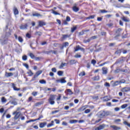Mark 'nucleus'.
Instances as JSON below:
<instances>
[{
	"instance_id": "nucleus-1",
	"label": "nucleus",
	"mask_w": 130,
	"mask_h": 130,
	"mask_svg": "<svg viewBox=\"0 0 130 130\" xmlns=\"http://www.w3.org/2000/svg\"><path fill=\"white\" fill-rule=\"evenodd\" d=\"M56 97V95L55 94H50V97L48 99V102L49 104L51 105H54L55 104V102L54 100H55V98Z\"/></svg>"
},
{
	"instance_id": "nucleus-2",
	"label": "nucleus",
	"mask_w": 130,
	"mask_h": 130,
	"mask_svg": "<svg viewBox=\"0 0 130 130\" xmlns=\"http://www.w3.org/2000/svg\"><path fill=\"white\" fill-rule=\"evenodd\" d=\"M10 100H11L10 102L11 104L13 105H17L18 104V102H17V99L14 98V96H10Z\"/></svg>"
},
{
	"instance_id": "nucleus-3",
	"label": "nucleus",
	"mask_w": 130,
	"mask_h": 130,
	"mask_svg": "<svg viewBox=\"0 0 130 130\" xmlns=\"http://www.w3.org/2000/svg\"><path fill=\"white\" fill-rule=\"evenodd\" d=\"M13 115H15L14 117V119L17 120L19 117H20V115H21V112L15 111L13 113Z\"/></svg>"
},
{
	"instance_id": "nucleus-4",
	"label": "nucleus",
	"mask_w": 130,
	"mask_h": 130,
	"mask_svg": "<svg viewBox=\"0 0 130 130\" xmlns=\"http://www.w3.org/2000/svg\"><path fill=\"white\" fill-rule=\"evenodd\" d=\"M42 74V70H40L36 72V74L34 75V77L32 78L31 81H35L36 78H38V76H40Z\"/></svg>"
},
{
	"instance_id": "nucleus-5",
	"label": "nucleus",
	"mask_w": 130,
	"mask_h": 130,
	"mask_svg": "<svg viewBox=\"0 0 130 130\" xmlns=\"http://www.w3.org/2000/svg\"><path fill=\"white\" fill-rule=\"evenodd\" d=\"M74 51H79V50H81V51H85V49L82 47H81L79 45L76 46L75 48H74Z\"/></svg>"
},
{
	"instance_id": "nucleus-6",
	"label": "nucleus",
	"mask_w": 130,
	"mask_h": 130,
	"mask_svg": "<svg viewBox=\"0 0 130 130\" xmlns=\"http://www.w3.org/2000/svg\"><path fill=\"white\" fill-rule=\"evenodd\" d=\"M102 71H103V75H107V73H108V69H107V68L103 67Z\"/></svg>"
},
{
	"instance_id": "nucleus-7",
	"label": "nucleus",
	"mask_w": 130,
	"mask_h": 130,
	"mask_svg": "<svg viewBox=\"0 0 130 130\" xmlns=\"http://www.w3.org/2000/svg\"><path fill=\"white\" fill-rule=\"evenodd\" d=\"M98 114L100 117L102 118L104 117V116L106 115V112H105V111H101L98 113Z\"/></svg>"
},
{
	"instance_id": "nucleus-8",
	"label": "nucleus",
	"mask_w": 130,
	"mask_h": 130,
	"mask_svg": "<svg viewBox=\"0 0 130 130\" xmlns=\"http://www.w3.org/2000/svg\"><path fill=\"white\" fill-rule=\"evenodd\" d=\"M105 126H106V125H105V124H101L99 127L95 128V130L104 129V128H105Z\"/></svg>"
},
{
	"instance_id": "nucleus-9",
	"label": "nucleus",
	"mask_w": 130,
	"mask_h": 130,
	"mask_svg": "<svg viewBox=\"0 0 130 130\" xmlns=\"http://www.w3.org/2000/svg\"><path fill=\"white\" fill-rule=\"evenodd\" d=\"M64 79H66V78H61L60 80H57L56 82H57V83L60 82V83H61V84H64V83H67V81H66V80Z\"/></svg>"
},
{
	"instance_id": "nucleus-10",
	"label": "nucleus",
	"mask_w": 130,
	"mask_h": 130,
	"mask_svg": "<svg viewBox=\"0 0 130 130\" xmlns=\"http://www.w3.org/2000/svg\"><path fill=\"white\" fill-rule=\"evenodd\" d=\"M27 27H28V25L27 24H24L20 26V28L21 30H25V29H27Z\"/></svg>"
},
{
	"instance_id": "nucleus-11",
	"label": "nucleus",
	"mask_w": 130,
	"mask_h": 130,
	"mask_svg": "<svg viewBox=\"0 0 130 130\" xmlns=\"http://www.w3.org/2000/svg\"><path fill=\"white\" fill-rule=\"evenodd\" d=\"M46 23L43 21H39V26L40 27H42L43 26H45Z\"/></svg>"
},
{
	"instance_id": "nucleus-12",
	"label": "nucleus",
	"mask_w": 130,
	"mask_h": 130,
	"mask_svg": "<svg viewBox=\"0 0 130 130\" xmlns=\"http://www.w3.org/2000/svg\"><path fill=\"white\" fill-rule=\"evenodd\" d=\"M110 127H112L114 130H119L120 129V127L116 125H111Z\"/></svg>"
},
{
	"instance_id": "nucleus-13",
	"label": "nucleus",
	"mask_w": 130,
	"mask_h": 130,
	"mask_svg": "<svg viewBox=\"0 0 130 130\" xmlns=\"http://www.w3.org/2000/svg\"><path fill=\"white\" fill-rule=\"evenodd\" d=\"M122 92H128L129 91V87H124L121 90Z\"/></svg>"
},
{
	"instance_id": "nucleus-14",
	"label": "nucleus",
	"mask_w": 130,
	"mask_h": 130,
	"mask_svg": "<svg viewBox=\"0 0 130 130\" xmlns=\"http://www.w3.org/2000/svg\"><path fill=\"white\" fill-rule=\"evenodd\" d=\"M12 88H13L15 91H20V88H17V87H16V85L14 83H12Z\"/></svg>"
},
{
	"instance_id": "nucleus-15",
	"label": "nucleus",
	"mask_w": 130,
	"mask_h": 130,
	"mask_svg": "<svg viewBox=\"0 0 130 130\" xmlns=\"http://www.w3.org/2000/svg\"><path fill=\"white\" fill-rule=\"evenodd\" d=\"M14 15H18L19 11L17 9V8L15 7L13 9Z\"/></svg>"
},
{
	"instance_id": "nucleus-16",
	"label": "nucleus",
	"mask_w": 130,
	"mask_h": 130,
	"mask_svg": "<svg viewBox=\"0 0 130 130\" xmlns=\"http://www.w3.org/2000/svg\"><path fill=\"white\" fill-rule=\"evenodd\" d=\"M46 125V122L41 123L40 124V127H41V128H43V127H44Z\"/></svg>"
},
{
	"instance_id": "nucleus-17",
	"label": "nucleus",
	"mask_w": 130,
	"mask_h": 130,
	"mask_svg": "<svg viewBox=\"0 0 130 130\" xmlns=\"http://www.w3.org/2000/svg\"><path fill=\"white\" fill-rule=\"evenodd\" d=\"M122 20H123V21H124V22H129V19L124 16H123V17L122 18Z\"/></svg>"
},
{
	"instance_id": "nucleus-18",
	"label": "nucleus",
	"mask_w": 130,
	"mask_h": 130,
	"mask_svg": "<svg viewBox=\"0 0 130 130\" xmlns=\"http://www.w3.org/2000/svg\"><path fill=\"white\" fill-rule=\"evenodd\" d=\"M32 16L33 17H42V15H41V14L37 13L32 14Z\"/></svg>"
},
{
	"instance_id": "nucleus-19",
	"label": "nucleus",
	"mask_w": 130,
	"mask_h": 130,
	"mask_svg": "<svg viewBox=\"0 0 130 130\" xmlns=\"http://www.w3.org/2000/svg\"><path fill=\"white\" fill-rule=\"evenodd\" d=\"M13 75H14V74L12 73H6V75H5L6 77H12V76H13Z\"/></svg>"
},
{
	"instance_id": "nucleus-20",
	"label": "nucleus",
	"mask_w": 130,
	"mask_h": 130,
	"mask_svg": "<svg viewBox=\"0 0 130 130\" xmlns=\"http://www.w3.org/2000/svg\"><path fill=\"white\" fill-rule=\"evenodd\" d=\"M27 74L28 76H29L30 77L32 76V75H34V73L32 72V71H31V70H28L27 72Z\"/></svg>"
},
{
	"instance_id": "nucleus-21",
	"label": "nucleus",
	"mask_w": 130,
	"mask_h": 130,
	"mask_svg": "<svg viewBox=\"0 0 130 130\" xmlns=\"http://www.w3.org/2000/svg\"><path fill=\"white\" fill-rule=\"evenodd\" d=\"M53 125H54V121H51V123L48 124L47 127H50V126H52Z\"/></svg>"
},
{
	"instance_id": "nucleus-22",
	"label": "nucleus",
	"mask_w": 130,
	"mask_h": 130,
	"mask_svg": "<svg viewBox=\"0 0 130 130\" xmlns=\"http://www.w3.org/2000/svg\"><path fill=\"white\" fill-rule=\"evenodd\" d=\"M28 55L31 57L32 59H34L35 58V55L32 53H29L28 54Z\"/></svg>"
},
{
	"instance_id": "nucleus-23",
	"label": "nucleus",
	"mask_w": 130,
	"mask_h": 130,
	"mask_svg": "<svg viewBox=\"0 0 130 130\" xmlns=\"http://www.w3.org/2000/svg\"><path fill=\"white\" fill-rule=\"evenodd\" d=\"M73 10L74 12H77L79 11V8H78V7H77L76 6H74L73 7Z\"/></svg>"
},
{
	"instance_id": "nucleus-24",
	"label": "nucleus",
	"mask_w": 130,
	"mask_h": 130,
	"mask_svg": "<svg viewBox=\"0 0 130 130\" xmlns=\"http://www.w3.org/2000/svg\"><path fill=\"white\" fill-rule=\"evenodd\" d=\"M76 30H77V26H73V27H71V32L72 33H74V32H75V31H76Z\"/></svg>"
},
{
	"instance_id": "nucleus-25",
	"label": "nucleus",
	"mask_w": 130,
	"mask_h": 130,
	"mask_svg": "<svg viewBox=\"0 0 130 130\" xmlns=\"http://www.w3.org/2000/svg\"><path fill=\"white\" fill-rule=\"evenodd\" d=\"M66 46H69V43L65 42L63 44V46L61 47V49H63V47H66Z\"/></svg>"
},
{
	"instance_id": "nucleus-26",
	"label": "nucleus",
	"mask_w": 130,
	"mask_h": 130,
	"mask_svg": "<svg viewBox=\"0 0 130 130\" xmlns=\"http://www.w3.org/2000/svg\"><path fill=\"white\" fill-rule=\"evenodd\" d=\"M70 64H75V63H77V61L75 60H71L70 61Z\"/></svg>"
},
{
	"instance_id": "nucleus-27",
	"label": "nucleus",
	"mask_w": 130,
	"mask_h": 130,
	"mask_svg": "<svg viewBox=\"0 0 130 130\" xmlns=\"http://www.w3.org/2000/svg\"><path fill=\"white\" fill-rule=\"evenodd\" d=\"M51 11H52V13L54 14V15H60V14L56 12V11H54L53 9H52Z\"/></svg>"
},
{
	"instance_id": "nucleus-28",
	"label": "nucleus",
	"mask_w": 130,
	"mask_h": 130,
	"mask_svg": "<svg viewBox=\"0 0 130 130\" xmlns=\"http://www.w3.org/2000/svg\"><path fill=\"white\" fill-rule=\"evenodd\" d=\"M39 83H40V84H46V81H45V80H41L39 81Z\"/></svg>"
},
{
	"instance_id": "nucleus-29",
	"label": "nucleus",
	"mask_w": 130,
	"mask_h": 130,
	"mask_svg": "<svg viewBox=\"0 0 130 130\" xmlns=\"http://www.w3.org/2000/svg\"><path fill=\"white\" fill-rule=\"evenodd\" d=\"M121 53V50H118L115 52V54H117L118 55H119Z\"/></svg>"
},
{
	"instance_id": "nucleus-30",
	"label": "nucleus",
	"mask_w": 130,
	"mask_h": 130,
	"mask_svg": "<svg viewBox=\"0 0 130 130\" xmlns=\"http://www.w3.org/2000/svg\"><path fill=\"white\" fill-rule=\"evenodd\" d=\"M2 102H3V103H5L7 102V99H6V98L5 97H2Z\"/></svg>"
},
{
	"instance_id": "nucleus-31",
	"label": "nucleus",
	"mask_w": 130,
	"mask_h": 130,
	"mask_svg": "<svg viewBox=\"0 0 130 130\" xmlns=\"http://www.w3.org/2000/svg\"><path fill=\"white\" fill-rule=\"evenodd\" d=\"M110 100V99H109L108 96H105L104 98V101H109Z\"/></svg>"
},
{
	"instance_id": "nucleus-32",
	"label": "nucleus",
	"mask_w": 130,
	"mask_h": 130,
	"mask_svg": "<svg viewBox=\"0 0 130 130\" xmlns=\"http://www.w3.org/2000/svg\"><path fill=\"white\" fill-rule=\"evenodd\" d=\"M67 92H68L69 95H72L73 91L71 89H67Z\"/></svg>"
},
{
	"instance_id": "nucleus-33",
	"label": "nucleus",
	"mask_w": 130,
	"mask_h": 130,
	"mask_svg": "<svg viewBox=\"0 0 130 130\" xmlns=\"http://www.w3.org/2000/svg\"><path fill=\"white\" fill-rule=\"evenodd\" d=\"M18 41H19L21 43L23 42V38H22V37H18Z\"/></svg>"
},
{
	"instance_id": "nucleus-34",
	"label": "nucleus",
	"mask_w": 130,
	"mask_h": 130,
	"mask_svg": "<svg viewBox=\"0 0 130 130\" xmlns=\"http://www.w3.org/2000/svg\"><path fill=\"white\" fill-rule=\"evenodd\" d=\"M120 84V82L119 81H115L114 85V86H117L118 85H119Z\"/></svg>"
},
{
	"instance_id": "nucleus-35",
	"label": "nucleus",
	"mask_w": 130,
	"mask_h": 130,
	"mask_svg": "<svg viewBox=\"0 0 130 130\" xmlns=\"http://www.w3.org/2000/svg\"><path fill=\"white\" fill-rule=\"evenodd\" d=\"M127 107V104H124L121 106L122 109H124V108H126Z\"/></svg>"
},
{
	"instance_id": "nucleus-36",
	"label": "nucleus",
	"mask_w": 130,
	"mask_h": 130,
	"mask_svg": "<svg viewBox=\"0 0 130 130\" xmlns=\"http://www.w3.org/2000/svg\"><path fill=\"white\" fill-rule=\"evenodd\" d=\"M31 94H32V96H37V94H38V92L33 91Z\"/></svg>"
},
{
	"instance_id": "nucleus-37",
	"label": "nucleus",
	"mask_w": 130,
	"mask_h": 130,
	"mask_svg": "<svg viewBox=\"0 0 130 130\" xmlns=\"http://www.w3.org/2000/svg\"><path fill=\"white\" fill-rule=\"evenodd\" d=\"M74 57H75L76 58H79L82 57V55H79V54H76L74 56Z\"/></svg>"
},
{
	"instance_id": "nucleus-38",
	"label": "nucleus",
	"mask_w": 130,
	"mask_h": 130,
	"mask_svg": "<svg viewBox=\"0 0 130 130\" xmlns=\"http://www.w3.org/2000/svg\"><path fill=\"white\" fill-rule=\"evenodd\" d=\"M63 74V72H62V71H58V72H57V74L58 75V76H62V74Z\"/></svg>"
},
{
	"instance_id": "nucleus-39",
	"label": "nucleus",
	"mask_w": 130,
	"mask_h": 130,
	"mask_svg": "<svg viewBox=\"0 0 130 130\" xmlns=\"http://www.w3.org/2000/svg\"><path fill=\"white\" fill-rule=\"evenodd\" d=\"M85 72H82L79 74V76H80V77H83V76H85Z\"/></svg>"
},
{
	"instance_id": "nucleus-40",
	"label": "nucleus",
	"mask_w": 130,
	"mask_h": 130,
	"mask_svg": "<svg viewBox=\"0 0 130 130\" xmlns=\"http://www.w3.org/2000/svg\"><path fill=\"white\" fill-rule=\"evenodd\" d=\"M78 120H72L70 121V123H77Z\"/></svg>"
},
{
	"instance_id": "nucleus-41",
	"label": "nucleus",
	"mask_w": 130,
	"mask_h": 130,
	"mask_svg": "<svg viewBox=\"0 0 130 130\" xmlns=\"http://www.w3.org/2000/svg\"><path fill=\"white\" fill-rule=\"evenodd\" d=\"M61 99V94H58V97L56 98L57 101H59L60 99Z\"/></svg>"
},
{
	"instance_id": "nucleus-42",
	"label": "nucleus",
	"mask_w": 130,
	"mask_h": 130,
	"mask_svg": "<svg viewBox=\"0 0 130 130\" xmlns=\"http://www.w3.org/2000/svg\"><path fill=\"white\" fill-rule=\"evenodd\" d=\"M120 121H121V120H120V119H117L114 120V122H115V123H117V122H120Z\"/></svg>"
},
{
	"instance_id": "nucleus-43",
	"label": "nucleus",
	"mask_w": 130,
	"mask_h": 130,
	"mask_svg": "<svg viewBox=\"0 0 130 130\" xmlns=\"http://www.w3.org/2000/svg\"><path fill=\"white\" fill-rule=\"evenodd\" d=\"M22 60H27V55H24L23 56H22Z\"/></svg>"
},
{
	"instance_id": "nucleus-44",
	"label": "nucleus",
	"mask_w": 130,
	"mask_h": 130,
	"mask_svg": "<svg viewBox=\"0 0 130 130\" xmlns=\"http://www.w3.org/2000/svg\"><path fill=\"white\" fill-rule=\"evenodd\" d=\"M36 35H38L39 36H41V35H42V33L40 31H37L36 32Z\"/></svg>"
},
{
	"instance_id": "nucleus-45",
	"label": "nucleus",
	"mask_w": 130,
	"mask_h": 130,
	"mask_svg": "<svg viewBox=\"0 0 130 130\" xmlns=\"http://www.w3.org/2000/svg\"><path fill=\"white\" fill-rule=\"evenodd\" d=\"M43 104L42 102H40L36 103L35 106H39V105H41V104Z\"/></svg>"
},
{
	"instance_id": "nucleus-46",
	"label": "nucleus",
	"mask_w": 130,
	"mask_h": 130,
	"mask_svg": "<svg viewBox=\"0 0 130 130\" xmlns=\"http://www.w3.org/2000/svg\"><path fill=\"white\" fill-rule=\"evenodd\" d=\"M65 64H66V63H62L59 66V68L62 69V68L64 67Z\"/></svg>"
},
{
	"instance_id": "nucleus-47",
	"label": "nucleus",
	"mask_w": 130,
	"mask_h": 130,
	"mask_svg": "<svg viewBox=\"0 0 130 130\" xmlns=\"http://www.w3.org/2000/svg\"><path fill=\"white\" fill-rule=\"evenodd\" d=\"M119 81H120V84H124V83H125V80L124 79H122Z\"/></svg>"
},
{
	"instance_id": "nucleus-48",
	"label": "nucleus",
	"mask_w": 130,
	"mask_h": 130,
	"mask_svg": "<svg viewBox=\"0 0 130 130\" xmlns=\"http://www.w3.org/2000/svg\"><path fill=\"white\" fill-rule=\"evenodd\" d=\"M96 62H97V61H96L94 59H93L91 60V63L92 64H93V66H95V64H96Z\"/></svg>"
},
{
	"instance_id": "nucleus-49",
	"label": "nucleus",
	"mask_w": 130,
	"mask_h": 130,
	"mask_svg": "<svg viewBox=\"0 0 130 130\" xmlns=\"http://www.w3.org/2000/svg\"><path fill=\"white\" fill-rule=\"evenodd\" d=\"M93 80L94 81H98V80H99V76H95L93 78Z\"/></svg>"
},
{
	"instance_id": "nucleus-50",
	"label": "nucleus",
	"mask_w": 130,
	"mask_h": 130,
	"mask_svg": "<svg viewBox=\"0 0 130 130\" xmlns=\"http://www.w3.org/2000/svg\"><path fill=\"white\" fill-rule=\"evenodd\" d=\"M94 18H95V15H91L87 17V19H94Z\"/></svg>"
},
{
	"instance_id": "nucleus-51",
	"label": "nucleus",
	"mask_w": 130,
	"mask_h": 130,
	"mask_svg": "<svg viewBox=\"0 0 130 130\" xmlns=\"http://www.w3.org/2000/svg\"><path fill=\"white\" fill-rule=\"evenodd\" d=\"M91 38H90L87 40H84V43H87V42H90V41H91Z\"/></svg>"
},
{
	"instance_id": "nucleus-52",
	"label": "nucleus",
	"mask_w": 130,
	"mask_h": 130,
	"mask_svg": "<svg viewBox=\"0 0 130 130\" xmlns=\"http://www.w3.org/2000/svg\"><path fill=\"white\" fill-rule=\"evenodd\" d=\"M23 66L26 68V69H29V65H28V64L24 63Z\"/></svg>"
},
{
	"instance_id": "nucleus-53",
	"label": "nucleus",
	"mask_w": 130,
	"mask_h": 130,
	"mask_svg": "<svg viewBox=\"0 0 130 130\" xmlns=\"http://www.w3.org/2000/svg\"><path fill=\"white\" fill-rule=\"evenodd\" d=\"M26 37L27 38H31V35H30L29 33H27L26 34Z\"/></svg>"
},
{
	"instance_id": "nucleus-54",
	"label": "nucleus",
	"mask_w": 130,
	"mask_h": 130,
	"mask_svg": "<svg viewBox=\"0 0 130 130\" xmlns=\"http://www.w3.org/2000/svg\"><path fill=\"white\" fill-rule=\"evenodd\" d=\"M66 21L67 22H70V21H71V17H70L69 16H67L66 18Z\"/></svg>"
},
{
	"instance_id": "nucleus-55",
	"label": "nucleus",
	"mask_w": 130,
	"mask_h": 130,
	"mask_svg": "<svg viewBox=\"0 0 130 130\" xmlns=\"http://www.w3.org/2000/svg\"><path fill=\"white\" fill-rule=\"evenodd\" d=\"M105 86H106V87H110V84L108 82H106Z\"/></svg>"
},
{
	"instance_id": "nucleus-56",
	"label": "nucleus",
	"mask_w": 130,
	"mask_h": 130,
	"mask_svg": "<svg viewBox=\"0 0 130 130\" xmlns=\"http://www.w3.org/2000/svg\"><path fill=\"white\" fill-rule=\"evenodd\" d=\"M101 12H102V13L104 14L105 13H108V11L105 10H101Z\"/></svg>"
},
{
	"instance_id": "nucleus-57",
	"label": "nucleus",
	"mask_w": 130,
	"mask_h": 130,
	"mask_svg": "<svg viewBox=\"0 0 130 130\" xmlns=\"http://www.w3.org/2000/svg\"><path fill=\"white\" fill-rule=\"evenodd\" d=\"M54 121H56V123L57 124H59V123H60L59 120H58V119H55L54 120Z\"/></svg>"
},
{
	"instance_id": "nucleus-58",
	"label": "nucleus",
	"mask_w": 130,
	"mask_h": 130,
	"mask_svg": "<svg viewBox=\"0 0 130 130\" xmlns=\"http://www.w3.org/2000/svg\"><path fill=\"white\" fill-rule=\"evenodd\" d=\"M90 111H91L90 109H87L85 111V113H89Z\"/></svg>"
},
{
	"instance_id": "nucleus-59",
	"label": "nucleus",
	"mask_w": 130,
	"mask_h": 130,
	"mask_svg": "<svg viewBox=\"0 0 130 130\" xmlns=\"http://www.w3.org/2000/svg\"><path fill=\"white\" fill-rule=\"evenodd\" d=\"M97 39V36H94L90 38V39H91V40L93 39Z\"/></svg>"
},
{
	"instance_id": "nucleus-60",
	"label": "nucleus",
	"mask_w": 130,
	"mask_h": 130,
	"mask_svg": "<svg viewBox=\"0 0 130 130\" xmlns=\"http://www.w3.org/2000/svg\"><path fill=\"white\" fill-rule=\"evenodd\" d=\"M52 72L54 73H56V69L55 68H53L51 69Z\"/></svg>"
},
{
	"instance_id": "nucleus-61",
	"label": "nucleus",
	"mask_w": 130,
	"mask_h": 130,
	"mask_svg": "<svg viewBox=\"0 0 130 130\" xmlns=\"http://www.w3.org/2000/svg\"><path fill=\"white\" fill-rule=\"evenodd\" d=\"M50 52H52V53H53L54 54H56V53H57V51H54H54L51 50Z\"/></svg>"
},
{
	"instance_id": "nucleus-62",
	"label": "nucleus",
	"mask_w": 130,
	"mask_h": 130,
	"mask_svg": "<svg viewBox=\"0 0 130 130\" xmlns=\"http://www.w3.org/2000/svg\"><path fill=\"white\" fill-rule=\"evenodd\" d=\"M70 109V107H69V106H66L64 107V109H65V110H69V109Z\"/></svg>"
},
{
	"instance_id": "nucleus-63",
	"label": "nucleus",
	"mask_w": 130,
	"mask_h": 130,
	"mask_svg": "<svg viewBox=\"0 0 130 130\" xmlns=\"http://www.w3.org/2000/svg\"><path fill=\"white\" fill-rule=\"evenodd\" d=\"M115 111H119V108L116 107L114 109Z\"/></svg>"
},
{
	"instance_id": "nucleus-64",
	"label": "nucleus",
	"mask_w": 130,
	"mask_h": 130,
	"mask_svg": "<svg viewBox=\"0 0 130 130\" xmlns=\"http://www.w3.org/2000/svg\"><path fill=\"white\" fill-rule=\"evenodd\" d=\"M62 125H68V123L63 121V122H62Z\"/></svg>"
}]
</instances>
